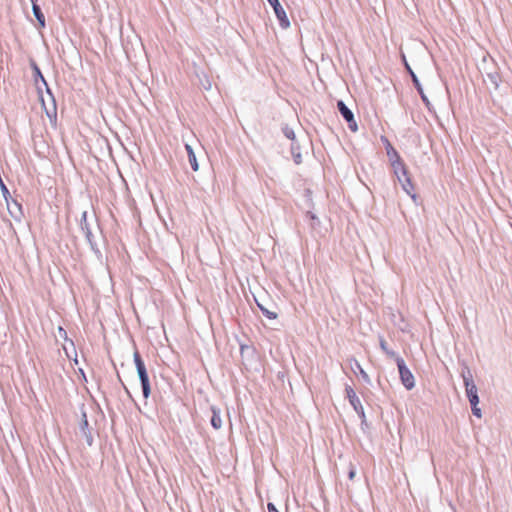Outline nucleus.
<instances>
[{
	"label": "nucleus",
	"mask_w": 512,
	"mask_h": 512,
	"mask_svg": "<svg viewBox=\"0 0 512 512\" xmlns=\"http://www.w3.org/2000/svg\"><path fill=\"white\" fill-rule=\"evenodd\" d=\"M133 359L138 374V378L141 384L143 397L147 399L151 394V386L144 360L142 359L138 351L134 352Z\"/></svg>",
	"instance_id": "obj_1"
},
{
	"label": "nucleus",
	"mask_w": 512,
	"mask_h": 512,
	"mask_svg": "<svg viewBox=\"0 0 512 512\" xmlns=\"http://www.w3.org/2000/svg\"><path fill=\"white\" fill-rule=\"evenodd\" d=\"M461 376L463 378L466 396L470 404L479 403L477 387L474 383L471 370L469 369L468 366H464V368L461 371Z\"/></svg>",
	"instance_id": "obj_2"
},
{
	"label": "nucleus",
	"mask_w": 512,
	"mask_h": 512,
	"mask_svg": "<svg viewBox=\"0 0 512 512\" xmlns=\"http://www.w3.org/2000/svg\"><path fill=\"white\" fill-rule=\"evenodd\" d=\"M396 364L399 371L401 383L407 390H412L415 387V378L410 369L407 367L402 357H397Z\"/></svg>",
	"instance_id": "obj_3"
},
{
	"label": "nucleus",
	"mask_w": 512,
	"mask_h": 512,
	"mask_svg": "<svg viewBox=\"0 0 512 512\" xmlns=\"http://www.w3.org/2000/svg\"><path fill=\"white\" fill-rule=\"evenodd\" d=\"M44 86H45L47 95L51 99V106L50 107H46L45 102H44V98H43V95H42V89H41V87L37 86L39 98L41 100L42 106H43V108L45 110V113H46L47 117L50 119L51 122H56V120H57L56 100H55V97H54V95L52 93V90L49 87L47 82H46V85H44Z\"/></svg>",
	"instance_id": "obj_4"
},
{
	"label": "nucleus",
	"mask_w": 512,
	"mask_h": 512,
	"mask_svg": "<svg viewBox=\"0 0 512 512\" xmlns=\"http://www.w3.org/2000/svg\"><path fill=\"white\" fill-rule=\"evenodd\" d=\"M337 109L344 120L347 122L349 129L353 132H356L358 130V125L354 118V114L343 100L337 101Z\"/></svg>",
	"instance_id": "obj_5"
},
{
	"label": "nucleus",
	"mask_w": 512,
	"mask_h": 512,
	"mask_svg": "<svg viewBox=\"0 0 512 512\" xmlns=\"http://www.w3.org/2000/svg\"><path fill=\"white\" fill-rule=\"evenodd\" d=\"M269 4L272 6L275 16L279 22V25L282 29H287L290 27V21L288 16L282 7L279 0H267Z\"/></svg>",
	"instance_id": "obj_6"
},
{
	"label": "nucleus",
	"mask_w": 512,
	"mask_h": 512,
	"mask_svg": "<svg viewBox=\"0 0 512 512\" xmlns=\"http://www.w3.org/2000/svg\"><path fill=\"white\" fill-rule=\"evenodd\" d=\"M402 58H403L405 69H406L407 73L410 75L414 87L416 88L417 92L419 93L422 101L425 103V105L427 107H429V105H430L429 99L426 96V94L424 93L423 87H422L417 75L412 70L411 66L408 64L404 55H402Z\"/></svg>",
	"instance_id": "obj_7"
},
{
	"label": "nucleus",
	"mask_w": 512,
	"mask_h": 512,
	"mask_svg": "<svg viewBox=\"0 0 512 512\" xmlns=\"http://www.w3.org/2000/svg\"><path fill=\"white\" fill-rule=\"evenodd\" d=\"M345 392L349 400V403L351 404L355 412L358 414L360 418H364V408L361 404L359 397L356 395L354 389L351 386L346 385Z\"/></svg>",
	"instance_id": "obj_8"
},
{
	"label": "nucleus",
	"mask_w": 512,
	"mask_h": 512,
	"mask_svg": "<svg viewBox=\"0 0 512 512\" xmlns=\"http://www.w3.org/2000/svg\"><path fill=\"white\" fill-rule=\"evenodd\" d=\"M79 430H80V433L84 436V438L87 442V445L92 446L94 439H93L91 430L89 429V422H88L87 413L84 409V406H82V409H81V420L79 423Z\"/></svg>",
	"instance_id": "obj_9"
},
{
	"label": "nucleus",
	"mask_w": 512,
	"mask_h": 512,
	"mask_svg": "<svg viewBox=\"0 0 512 512\" xmlns=\"http://www.w3.org/2000/svg\"><path fill=\"white\" fill-rule=\"evenodd\" d=\"M7 209L11 217L16 221H21L24 216L22 205L16 199L11 198L6 201Z\"/></svg>",
	"instance_id": "obj_10"
},
{
	"label": "nucleus",
	"mask_w": 512,
	"mask_h": 512,
	"mask_svg": "<svg viewBox=\"0 0 512 512\" xmlns=\"http://www.w3.org/2000/svg\"><path fill=\"white\" fill-rule=\"evenodd\" d=\"M385 141H386V153H387L388 159L390 161L391 167L393 168L394 166H396V167L400 166V163L403 162L401 156L399 155L397 150L391 145V143L387 139H385Z\"/></svg>",
	"instance_id": "obj_11"
},
{
	"label": "nucleus",
	"mask_w": 512,
	"mask_h": 512,
	"mask_svg": "<svg viewBox=\"0 0 512 512\" xmlns=\"http://www.w3.org/2000/svg\"><path fill=\"white\" fill-rule=\"evenodd\" d=\"M79 227H80L81 231L84 233L87 241H90L91 239L94 238L92 230H91V225L87 220V211L82 212L80 222H79Z\"/></svg>",
	"instance_id": "obj_12"
},
{
	"label": "nucleus",
	"mask_w": 512,
	"mask_h": 512,
	"mask_svg": "<svg viewBox=\"0 0 512 512\" xmlns=\"http://www.w3.org/2000/svg\"><path fill=\"white\" fill-rule=\"evenodd\" d=\"M484 81L487 83L488 88H493L494 90H497L501 83V77L499 72L496 69L494 71L487 72Z\"/></svg>",
	"instance_id": "obj_13"
},
{
	"label": "nucleus",
	"mask_w": 512,
	"mask_h": 512,
	"mask_svg": "<svg viewBox=\"0 0 512 512\" xmlns=\"http://www.w3.org/2000/svg\"><path fill=\"white\" fill-rule=\"evenodd\" d=\"M402 189L414 200L416 201L417 195L414 193V185L411 181L410 174L403 178V182H399Z\"/></svg>",
	"instance_id": "obj_14"
},
{
	"label": "nucleus",
	"mask_w": 512,
	"mask_h": 512,
	"mask_svg": "<svg viewBox=\"0 0 512 512\" xmlns=\"http://www.w3.org/2000/svg\"><path fill=\"white\" fill-rule=\"evenodd\" d=\"M32 4V12L34 17L36 18L39 27L44 28L46 26L45 16L40 8V6L37 4V2L31 3Z\"/></svg>",
	"instance_id": "obj_15"
},
{
	"label": "nucleus",
	"mask_w": 512,
	"mask_h": 512,
	"mask_svg": "<svg viewBox=\"0 0 512 512\" xmlns=\"http://www.w3.org/2000/svg\"><path fill=\"white\" fill-rule=\"evenodd\" d=\"M211 412H212V416H211L210 423L214 429L218 430L222 427V420L220 417V409L217 408L216 406L212 405Z\"/></svg>",
	"instance_id": "obj_16"
},
{
	"label": "nucleus",
	"mask_w": 512,
	"mask_h": 512,
	"mask_svg": "<svg viewBox=\"0 0 512 512\" xmlns=\"http://www.w3.org/2000/svg\"><path fill=\"white\" fill-rule=\"evenodd\" d=\"M30 66H31V69L33 71V78H34L35 84L37 85L38 81L40 80L43 85H46L47 81L44 78V76H43L39 66L37 65V63L34 60H31L30 61Z\"/></svg>",
	"instance_id": "obj_17"
},
{
	"label": "nucleus",
	"mask_w": 512,
	"mask_h": 512,
	"mask_svg": "<svg viewBox=\"0 0 512 512\" xmlns=\"http://www.w3.org/2000/svg\"><path fill=\"white\" fill-rule=\"evenodd\" d=\"M185 149L188 155V161L191 165V168L193 169V171H198L199 164L192 146L189 144H185Z\"/></svg>",
	"instance_id": "obj_18"
},
{
	"label": "nucleus",
	"mask_w": 512,
	"mask_h": 512,
	"mask_svg": "<svg viewBox=\"0 0 512 512\" xmlns=\"http://www.w3.org/2000/svg\"><path fill=\"white\" fill-rule=\"evenodd\" d=\"M392 169H393V173L396 176L398 182H403V178L405 176L409 175L407 166L405 165L404 161L402 163H400V166H398V167L394 166Z\"/></svg>",
	"instance_id": "obj_19"
},
{
	"label": "nucleus",
	"mask_w": 512,
	"mask_h": 512,
	"mask_svg": "<svg viewBox=\"0 0 512 512\" xmlns=\"http://www.w3.org/2000/svg\"><path fill=\"white\" fill-rule=\"evenodd\" d=\"M379 345H380V348L381 350L389 357V358H393L395 361L397 359V357H400L395 351L391 350L389 347H388V344L386 342V340L384 339V337L380 336L379 337Z\"/></svg>",
	"instance_id": "obj_20"
},
{
	"label": "nucleus",
	"mask_w": 512,
	"mask_h": 512,
	"mask_svg": "<svg viewBox=\"0 0 512 512\" xmlns=\"http://www.w3.org/2000/svg\"><path fill=\"white\" fill-rule=\"evenodd\" d=\"M291 154L295 164L299 165L302 163V156L298 141H294L293 143H291Z\"/></svg>",
	"instance_id": "obj_21"
},
{
	"label": "nucleus",
	"mask_w": 512,
	"mask_h": 512,
	"mask_svg": "<svg viewBox=\"0 0 512 512\" xmlns=\"http://www.w3.org/2000/svg\"><path fill=\"white\" fill-rule=\"evenodd\" d=\"M256 303H257V306L259 307V309L261 310L262 314L270 319V320H273V319H276L277 318V313L274 312V311H270L269 309H267L265 306H263L262 304H260L257 300H256Z\"/></svg>",
	"instance_id": "obj_22"
},
{
	"label": "nucleus",
	"mask_w": 512,
	"mask_h": 512,
	"mask_svg": "<svg viewBox=\"0 0 512 512\" xmlns=\"http://www.w3.org/2000/svg\"><path fill=\"white\" fill-rule=\"evenodd\" d=\"M87 242H88L91 250L93 251V253L97 257V259L102 261L103 254H102L101 250L99 249L97 243L95 242L94 238L91 239L90 241H87Z\"/></svg>",
	"instance_id": "obj_23"
},
{
	"label": "nucleus",
	"mask_w": 512,
	"mask_h": 512,
	"mask_svg": "<svg viewBox=\"0 0 512 512\" xmlns=\"http://www.w3.org/2000/svg\"><path fill=\"white\" fill-rule=\"evenodd\" d=\"M282 132H283V134L285 135L286 138H288V139H290L292 141V143L294 141H297L294 130L291 127H289L287 124H285L282 127Z\"/></svg>",
	"instance_id": "obj_24"
},
{
	"label": "nucleus",
	"mask_w": 512,
	"mask_h": 512,
	"mask_svg": "<svg viewBox=\"0 0 512 512\" xmlns=\"http://www.w3.org/2000/svg\"><path fill=\"white\" fill-rule=\"evenodd\" d=\"M355 366H356V369L359 371V374L362 378V380L367 383V384H371V379L369 377V375L366 373V371L362 368V366L359 364V362L356 361L355 363Z\"/></svg>",
	"instance_id": "obj_25"
},
{
	"label": "nucleus",
	"mask_w": 512,
	"mask_h": 512,
	"mask_svg": "<svg viewBox=\"0 0 512 512\" xmlns=\"http://www.w3.org/2000/svg\"><path fill=\"white\" fill-rule=\"evenodd\" d=\"M240 353L242 358H244L246 354H251L253 356L255 354V349L249 345L240 344Z\"/></svg>",
	"instance_id": "obj_26"
},
{
	"label": "nucleus",
	"mask_w": 512,
	"mask_h": 512,
	"mask_svg": "<svg viewBox=\"0 0 512 512\" xmlns=\"http://www.w3.org/2000/svg\"><path fill=\"white\" fill-rule=\"evenodd\" d=\"M0 188H1V192H2V195L5 199V201L12 198L7 186L3 183V181L1 179H0Z\"/></svg>",
	"instance_id": "obj_27"
},
{
	"label": "nucleus",
	"mask_w": 512,
	"mask_h": 512,
	"mask_svg": "<svg viewBox=\"0 0 512 512\" xmlns=\"http://www.w3.org/2000/svg\"><path fill=\"white\" fill-rule=\"evenodd\" d=\"M478 404L479 403H474V404H470V405H471L473 415L478 418H481L482 413H481V409L478 407Z\"/></svg>",
	"instance_id": "obj_28"
},
{
	"label": "nucleus",
	"mask_w": 512,
	"mask_h": 512,
	"mask_svg": "<svg viewBox=\"0 0 512 512\" xmlns=\"http://www.w3.org/2000/svg\"><path fill=\"white\" fill-rule=\"evenodd\" d=\"M356 476V467L350 462L348 467V478L353 480Z\"/></svg>",
	"instance_id": "obj_29"
},
{
	"label": "nucleus",
	"mask_w": 512,
	"mask_h": 512,
	"mask_svg": "<svg viewBox=\"0 0 512 512\" xmlns=\"http://www.w3.org/2000/svg\"><path fill=\"white\" fill-rule=\"evenodd\" d=\"M58 333H59V336L61 338H63L64 340L68 339L67 332H66V330L63 327H61V326L58 327Z\"/></svg>",
	"instance_id": "obj_30"
},
{
	"label": "nucleus",
	"mask_w": 512,
	"mask_h": 512,
	"mask_svg": "<svg viewBox=\"0 0 512 512\" xmlns=\"http://www.w3.org/2000/svg\"><path fill=\"white\" fill-rule=\"evenodd\" d=\"M267 509H268V512H279L278 509L276 508V506L272 502H269L267 504Z\"/></svg>",
	"instance_id": "obj_31"
},
{
	"label": "nucleus",
	"mask_w": 512,
	"mask_h": 512,
	"mask_svg": "<svg viewBox=\"0 0 512 512\" xmlns=\"http://www.w3.org/2000/svg\"><path fill=\"white\" fill-rule=\"evenodd\" d=\"M117 378H118V380L121 382V384H122L123 388L125 389L126 393H127L128 395H130V392H129L128 388L126 387V385L124 384V382L122 381V379H121V376H120L119 372H117Z\"/></svg>",
	"instance_id": "obj_32"
},
{
	"label": "nucleus",
	"mask_w": 512,
	"mask_h": 512,
	"mask_svg": "<svg viewBox=\"0 0 512 512\" xmlns=\"http://www.w3.org/2000/svg\"><path fill=\"white\" fill-rule=\"evenodd\" d=\"M202 85L206 90L210 89V87H211V83H210L209 79H206V82H203Z\"/></svg>",
	"instance_id": "obj_33"
},
{
	"label": "nucleus",
	"mask_w": 512,
	"mask_h": 512,
	"mask_svg": "<svg viewBox=\"0 0 512 512\" xmlns=\"http://www.w3.org/2000/svg\"><path fill=\"white\" fill-rule=\"evenodd\" d=\"M307 217L310 218L311 220H316L317 219L315 214H313L312 212H307Z\"/></svg>",
	"instance_id": "obj_34"
},
{
	"label": "nucleus",
	"mask_w": 512,
	"mask_h": 512,
	"mask_svg": "<svg viewBox=\"0 0 512 512\" xmlns=\"http://www.w3.org/2000/svg\"><path fill=\"white\" fill-rule=\"evenodd\" d=\"M360 419H361V427L363 428L364 426H367L366 415L364 414V418H360Z\"/></svg>",
	"instance_id": "obj_35"
},
{
	"label": "nucleus",
	"mask_w": 512,
	"mask_h": 512,
	"mask_svg": "<svg viewBox=\"0 0 512 512\" xmlns=\"http://www.w3.org/2000/svg\"><path fill=\"white\" fill-rule=\"evenodd\" d=\"M79 372H80V375H83L84 379L86 380V377H85L83 369H79Z\"/></svg>",
	"instance_id": "obj_36"
},
{
	"label": "nucleus",
	"mask_w": 512,
	"mask_h": 512,
	"mask_svg": "<svg viewBox=\"0 0 512 512\" xmlns=\"http://www.w3.org/2000/svg\"><path fill=\"white\" fill-rule=\"evenodd\" d=\"M30 1H31V3L37 2V0H30Z\"/></svg>",
	"instance_id": "obj_37"
}]
</instances>
